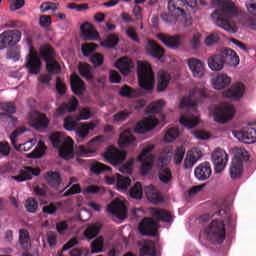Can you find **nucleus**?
<instances>
[{"label": "nucleus", "mask_w": 256, "mask_h": 256, "mask_svg": "<svg viewBox=\"0 0 256 256\" xmlns=\"http://www.w3.org/2000/svg\"><path fill=\"white\" fill-rule=\"evenodd\" d=\"M145 191L146 196L151 203H154L155 205L163 203V197H161V194L155 190V186H148Z\"/></svg>", "instance_id": "obj_40"}, {"label": "nucleus", "mask_w": 256, "mask_h": 256, "mask_svg": "<svg viewBox=\"0 0 256 256\" xmlns=\"http://www.w3.org/2000/svg\"><path fill=\"white\" fill-rule=\"evenodd\" d=\"M156 37L169 49H179L181 46V40H179V36H171L164 33H158L156 34Z\"/></svg>", "instance_id": "obj_21"}, {"label": "nucleus", "mask_w": 256, "mask_h": 256, "mask_svg": "<svg viewBox=\"0 0 256 256\" xmlns=\"http://www.w3.org/2000/svg\"><path fill=\"white\" fill-rule=\"evenodd\" d=\"M23 133H27V128L25 127L16 128L10 135V141L14 149H16V151H31V149H33V145H35L33 140L27 141L23 144H19V145L17 144V139H19V135H23Z\"/></svg>", "instance_id": "obj_13"}, {"label": "nucleus", "mask_w": 256, "mask_h": 256, "mask_svg": "<svg viewBox=\"0 0 256 256\" xmlns=\"http://www.w3.org/2000/svg\"><path fill=\"white\" fill-rule=\"evenodd\" d=\"M119 94L121 97H126L127 99H135L137 97V92L135 90L127 85H124L120 91Z\"/></svg>", "instance_id": "obj_52"}, {"label": "nucleus", "mask_w": 256, "mask_h": 256, "mask_svg": "<svg viewBox=\"0 0 256 256\" xmlns=\"http://www.w3.org/2000/svg\"><path fill=\"white\" fill-rule=\"evenodd\" d=\"M19 244L26 251L31 249V235L26 229L19 230Z\"/></svg>", "instance_id": "obj_39"}, {"label": "nucleus", "mask_w": 256, "mask_h": 256, "mask_svg": "<svg viewBox=\"0 0 256 256\" xmlns=\"http://www.w3.org/2000/svg\"><path fill=\"white\" fill-rule=\"evenodd\" d=\"M0 108L4 113H7L8 116L15 115L17 113V108L15 107L14 103L11 102H4L0 105Z\"/></svg>", "instance_id": "obj_57"}, {"label": "nucleus", "mask_w": 256, "mask_h": 256, "mask_svg": "<svg viewBox=\"0 0 256 256\" xmlns=\"http://www.w3.org/2000/svg\"><path fill=\"white\" fill-rule=\"evenodd\" d=\"M117 43H119V37L117 36V34H110L104 40L102 45H104V47H108L109 49H111L113 47H117Z\"/></svg>", "instance_id": "obj_55"}, {"label": "nucleus", "mask_w": 256, "mask_h": 256, "mask_svg": "<svg viewBox=\"0 0 256 256\" xmlns=\"http://www.w3.org/2000/svg\"><path fill=\"white\" fill-rule=\"evenodd\" d=\"M180 124L186 129H193L199 125V116H195L193 114L183 115L180 117Z\"/></svg>", "instance_id": "obj_35"}, {"label": "nucleus", "mask_w": 256, "mask_h": 256, "mask_svg": "<svg viewBox=\"0 0 256 256\" xmlns=\"http://www.w3.org/2000/svg\"><path fill=\"white\" fill-rule=\"evenodd\" d=\"M95 129V124L91 123H83L76 127V134L80 139H85L87 135H89V131H93Z\"/></svg>", "instance_id": "obj_44"}, {"label": "nucleus", "mask_w": 256, "mask_h": 256, "mask_svg": "<svg viewBox=\"0 0 256 256\" xmlns=\"http://www.w3.org/2000/svg\"><path fill=\"white\" fill-rule=\"evenodd\" d=\"M46 63V70L49 75H59L61 73V64L57 60H48Z\"/></svg>", "instance_id": "obj_46"}, {"label": "nucleus", "mask_w": 256, "mask_h": 256, "mask_svg": "<svg viewBox=\"0 0 256 256\" xmlns=\"http://www.w3.org/2000/svg\"><path fill=\"white\" fill-rule=\"evenodd\" d=\"M239 135L243 141V143L251 144L255 143L256 141V130L253 127H244L240 132Z\"/></svg>", "instance_id": "obj_33"}, {"label": "nucleus", "mask_w": 256, "mask_h": 256, "mask_svg": "<svg viewBox=\"0 0 256 256\" xmlns=\"http://www.w3.org/2000/svg\"><path fill=\"white\" fill-rule=\"evenodd\" d=\"M229 173L231 179H239L243 175V164L239 163L237 160H232Z\"/></svg>", "instance_id": "obj_42"}, {"label": "nucleus", "mask_w": 256, "mask_h": 256, "mask_svg": "<svg viewBox=\"0 0 256 256\" xmlns=\"http://www.w3.org/2000/svg\"><path fill=\"white\" fill-rule=\"evenodd\" d=\"M28 117L31 121V127L36 129V131L47 129V127H49V118H47V115L45 114L33 110L28 114Z\"/></svg>", "instance_id": "obj_15"}, {"label": "nucleus", "mask_w": 256, "mask_h": 256, "mask_svg": "<svg viewBox=\"0 0 256 256\" xmlns=\"http://www.w3.org/2000/svg\"><path fill=\"white\" fill-rule=\"evenodd\" d=\"M49 139L53 147L58 149L59 156L62 159L69 160L75 157L73 139L71 137L65 138L61 132H54L50 135Z\"/></svg>", "instance_id": "obj_3"}, {"label": "nucleus", "mask_w": 256, "mask_h": 256, "mask_svg": "<svg viewBox=\"0 0 256 256\" xmlns=\"http://www.w3.org/2000/svg\"><path fill=\"white\" fill-rule=\"evenodd\" d=\"M213 5H217L219 9H216L211 14V20L217 27L228 31V33H237L238 29L235 22L231 21V17L237 16L239 13L237 7L231 0H212Z\"/></svg>", "instance_id": "obj_1"}, {"label": "nucleus", "mask_w": 256, "mask_h": 256, "mask_svg": "<svg viewBox=\"0 0 256 256\" xmlns=\"http://www.w3.org/2000/svg\"><path fill=\"white\" fill-rule=\"evenodd\" d=\"M25 208L28 213H37L39 202H37L35 198H28L25 203Z\"/></svg>", "instance_id": "obj_56"}, {"label": "nucleus", "mask_w": 256, "mask_h": 256, "mask_svg": "<svg viewBox=\"0 0 256 256\" xmlns=\"http://www.w3.org/2000/svg\"><path fill=\"white\" fill-rule=\"evenodd\" d=\"M105 159L108 161V163H111V165H121L125 161V157H127L126 152H121L119 150H108L104 154Z\"/></svg>", "instance_id": "obj_27"}, {"label": "nucleus", "mask_w": 256, "mask_h": 256, "mask_svg": "<svg viewBox=\"0 0 256 256\" xmlns=\"http://www.w3.org/2000/svg\"><path fill=\"white\" fill-rule=\"evenodd\" d=\"M90 171L93 175H101V173H109L111 168L103 163L94 162L90 166Z\"/></svg>", "instance_id": "obj_47"}, {"label": "nucleus", "mask_w": 256, "mask_h": 256, "mask_svg": "<svg viewBox=\"0 0 256 256\" xmlns=\"http://www.w3.org/2000/svg\"><path fill=\"white\" fill-rule=\"evenodd\" d=\"M116 185L120 191H126L127 187L131 185V179L118 174Z\"/></svg>", "instance_id": "obj_51"}, {"label": "nucleus", "mask_w": 256, "mask_h": 256, "mask_svg": "<svg viewBox=\"0 0 256 256\" xmlns=\"http://www.w3.org/2000/svg\"><path fill=\"white\" fill-rule=\"evenodd\" d=\"M235 116V106L226 104L216 108L214 112V120L216 123H229Z\"/></svg>", "instance_id": "obj_10"}, {"label": "nucleus", "mask_w": 256, "mask_h": 256, "mask_svg": "<svg viewBox=\"0 0 256 256\" xmlns=\"http://www.w3.org/2000/svg\"><path fill=\"white\" fill-rule=\"evenodd\" d=\"M108 213L117 217V219H125L127 217V206L121 201H114L107 206Z\"/></svg>", "instance_id": "obj_19"}, {"label": "nucleus", "mask_w": 256, "mask_h": 256, "mask_svg": "<svg viewBox=\"0 0 256 256\" xmlns=\"http://www.w3.org/2000/svg\"><path fill=\"white\" fill-rule=\"evenodd\" d=\"M90 61L95 67H101L105 63V58L100 53H94L91 55Z\"/></svg>", "instance_id": "obj_61"}, {"label": "nucleus", "mask_w": 256, "mask_h": 256, "mask_svg": "<svg viewBox=\"0 0 256 256\" xmlns=\"http://www.w3.org/2000/svg\"><path fill=\"white\" fill-rule=\"evenodd\" d=\"M207 88L205 85L194 87L188 97H184L180 101V109H195L198 103H201L203 99L207 97Z\"/></svg>", "instance_id": "obj_6"}, {"label": "nucleus", "mask_w": 256, "mask_h": 256, "mask_svg": "<svg viewBox=\"0 0 256 256\" xmlns=\"http://www.w3.org/2000/svg\"><path fill=\"white\" fill-rule=\"evenodd\" d=\"M77 105H79V100L77 98H73L70 103H63L56 110L57 115H65V113H73L75 109H77Z\"/></svg>", "instance_id": "obj_36"}, {"label": "nucleus", "mask_w": 256, "mask_h": 256, "mask_svg": "<svg viewBox=\"0 0 256 256\" xmlns=\"http://www.w3.org/2000/svg\"><path fill=\"white\" fill-rule=\"evenodd\" d=\"M212 85L216 91H221L231 85V77H228L227 74H218L212 79Z\"/></svg>", "instance_id": "obj_29"}, {"label": "nucleus", "mask_w": 256, "mask_h": 256, "mask_svg": "<svg viewBox=\"0 0 256 256\" xmlns=\"http://www.w3.org/2000/svg\"><path fill=\"white\" fill-rule=\"evenodd\" d=\"M40 57L47 63V61H51L55 59L56 53L55 49L51 47L49 44H44L40 46Z\"/></svg>", "instance_id": "obj_37"}, {"label": "nucleus", "mask_w": 256, "mask_h": 256, "mask_svg": "<svg viewBox=\"0 0 256 256\" xmlns=\"http://www.w3.org/2000/svg\"><path fill=\"white\" fill-rule=\"evenodd\" d=\"M129 115H131V111L127 109L119 111L118 113L113 115L112 123L114 125H121V123L129 119Z\"/></svg>", "instance_id": "obj_48"}, {"label": "nucleus", "mask_w": 256, "mask_h": 256, "mask_svg": "<svg viewBox=\"0 0 256 256\" xmlns=\"http://www.w3.org/2000/svg\"><path fill=\"white\" fill-rule=\"evenodd\" d=\"M246 9L251 16L246 17L245 25L246 27H249V29L256 31V1L248 0L246 2Z\"/></svg>", "instance_id": "obj_23"}, {"label": "nucleus", "mask_w": 256, "mask_h": 256, "mask_svg": "<svg viewBox=\"0 0 256 256\" xmlns=\"http://www.w3.org/2000/svg\"><path fill=\"white\" fill-rule=\"evenodd\" d=\"M165 107V101L163 100H158L156 102H152L148 107H147V113H160L161 109Z\"/></svg>", "instance_id": "obj_54"}, {"label": "nucleus", "mask_w": 256, "mask_h": 256, "mask_svg": "<svg viewBox=\"0 0 256 256\" xmlns=\"http://www.w3.org/2000/svg\"><path fill=\"white\" fill-rule=\"evenodd\" d=\"M63 127L66 131H75V129H77V122H75V119H73V116H67L64 119Z\"/></svg>", "instance_id": "obj_60"}, {"label": "nucleus", "mask_w": 256, "mask_h": 256, "mask_svg": "<svg viewBox=\"0 0 256 256\" xmlns=\"http://www.w3.org/2000/svg\"><path fill=\"white\" fill-rule=\"evenodd\" d=\"M169 83H171V74L165 70H161L158 72V82H157V91L158 93H162L169 87Z\"/></svg>", "instance_id": "obj_30"}, {"label": "nucleus", "mask_w": 256, "mask_h": 256, "mask_svg": "<svg viewBox=\"0 0 256 256\" xmlns=\"http://www.w3.org/2000/svg\"><path fill=\"white\" fill-rule=\"evenodd\" d=\"M138 229L141 235L146 237H157V222L153 218H143Z\"/></svg>", "instance_id": "obj_17"}, {"label": "nucleus", "mask_w": 256, "mask_h": 256, "mask_svg": "<svg viewBox=\"0 0 256 256\" xmlns=\"http://www.w3.org/2000/svg\"><path fill=\"white\" fill-rule=\"evenodd\" d=\"M213 170L211 169V163L202 162L194 170V175L198 181H207L211 177Z\"/></svg>", "instance_id": "obj_20"}, {"label": "nucleus", "mask_w": 256, "mask_h": 256, "mask_svg": "<svg viewBox=\"0 0 256 256\" xmlns=\"http://www.w3.org/2000/svg\"><path fill=\"white\" fill-rule=\"evenodd\" d=\"M157 125H159V120H157L155 117H148L143 119L142 121H139L136 124L134 131L139 135H143L144 133H149V131H153V129H155Z\"/></svg>", "instance_id": "obj_18"}, {"label": "nucleus", "mask_w": 256, "mask_h": 256, "mask_svg": "<svg viewBox=\"0 0 256 256\" xmlns=\"http://www.w3.org/2000/svg\"><path fill=\"white\" fill-rule=\"evenodd\" d=\"M142 255H150L155 256L157 255V251L155 250V243L151 240H146L140 249Z\"/></svg>", "instance_id": "obj_49"}, {"label": "nucleus", "mask_w": 256, "mask_h": 256, "mask_svg": "<svg viewBox=\"0 0 256 256\" xmlns=\"http://www.w3.org/2000/svg\"><path fill=\"white\" fill-rule=\"evenodd\" d=\"M105 141V136H96L95 138H93L89 143H88V147L85 146H79L78 147V152H77V156L78 157H85L87 155H91V153H95V148L93 147V145H97L99 143H103Z\"/></svg>", "instance_id": "obj_22"}, {"label": "nucleus", "mask_w": 256, "mask_h": 256, "mask_svg": "<svg viewBox=\"0 0 256 256\" xmlns=\"http://www.w3.org/2000/svg\"><path fill=\"white\" fill-rule=\"evenodd\" d=\"M158 167V177L161 183H164L167 185L172 179H173V174L171 173V169H169V156L167 154L161 155L156 163Z\"/></svg>", "instance_id": "obj_7"}, {"label": "nucleus", "mask_w": 256, "mask_h": 256, "mask_svg": "<svg viewBox=\"0 0 256 256\" xmlns=\"http://www.w3.org/2000/svg\"><path fill=\"white\" fill-rule=\"evenodd\" d=\"M78 71L83 79L86 81H93V68L88 63H80Z\"/></svg>", "instance_id": "obj_43"}, {"label": "nucleus", "mask_w": 256, "mask_h": 256, "mask_svg": "<svg viewBox=\"0 0 256 256\" xmlns=\"http://www.w3.org/2000/svg\"><path fill=\"white\" fill-rule=\"evenodd\" d=\"M138 81L144 91H153L155 73L149 62H138Z\"/></svg>", "instance_id": "obj_5"}, {"label": "nucleus", "mask_w": 256, "mask_h": 256, "mask_svg": "<svg viewBox=\"0 0 256 256\" xmlns=\"http://www.w3.org/2000/svg\"><path fill=\"white\" fill-rule=\"evenodd\" d=\"M102 249H103V239L97 238L91 243L92 253H101Z\"/></svg>", "instance_id": "obj_63"}, {"label": "nucleus", "mask_w": 256, "mask_h": 256, "mask_svg": "<svg viewBox=\"0 0 256 256\" xmlns=\"http://www.w3.org/2000/svg\"><path fill=\"white\" fill-rule=\"evenodd\" d=\"M133 165H135V159L131 158L120 167L119 171L126 175H131L133 173Z\"/></svg>", "instance_id": "obj_59"}, {"label": "nucleus", "mask_w": 256, "mask_h": 256, "mask_svg": "<svg viewBox=\"0 0 256 256\" xmlns=\"http://www.w3.org/2000/svg\"><path fill=\"white\" fill-rule=\"evenodd\" d=\"M129 194L132 199H141V197H143V186L141 185V182H136L130 189Z\"/></svg>", "instance_id": "obj_50"}, {"label": "nucleus", "mask_w": 256, "mask_h": 256, "mask_svg": "<svg viewBox=\"0 0 256 256\" xmlns=\"http://www.w3.org/2000/svg\"><path fill=\"white\" fill-rule=\"evenodd\" d=\"M33 175L34 177H39V175H41V168L25 166L19 171V175L12 176V179L18 183H23L24 181H31V179H33Z\"/></svg>", "instance_id": "obj_16"}, {"label": "nucleus", "mask_w": 256, "mask_h": 256, "mask_svg": "<svg viewBox=\"0 0 256 256\" xmlns=\"http://www.w3.org/2000/svg\"><path fill=\"white\" fill-rule=\"evenodd\" d=\"M204 235L212 245H221L226 239L225 222L213 220L204 229Z\"/></svg>", "instance_id": "obj_4"}, {"label": "nucleus", "mask_w": 256, "mask_h": 256, "mask_svg": "<svg viewBox=\"0 0 256 256\" xmlns=\"http://www.w3.org/2000/svg\"><path fill=\"white\" fill-rule=\"evenodd\" d=\"M185 5L194 9V7H197V0H169L168 11L174 17H180V15H185L183 9Z\"/></svg>", "instance_id": "obj_8"}, {"label": "nucleus", "mask_w": 256, "mask_h": 256, "mask_svg": "<svg viewBox=\"0 0 256 256\" xmlns=\"http://www.w3.org/2000/svg\"><path fill=\"white\" fill-rule=\"evenodd\" d=\"M70 85L75 95H83V91L85 90V82L81 80L79 75L75 73L71 75Z\"/></svg>", "instance_id": "obj_31"}, {"label": "nucleus", "mask_w": 256, "mask_h": 256, "mask_svg": "<svg viewBox=\"0 0 256 256\" xmlns=\"http://www.w3.org/2000/svg\"><path fill=\"white\" fill-rule=\"evenodd\" d=\"M134 141H136V138L131 131L124 130L119 136L118 143L120 147H129V145H133Z\"/></svg>", "instance_id": "obj_38"}, {"label": "nucleus", "mask_w": 256, "mask_h": 256, "mask_svg": "<svg viewBox=\"0 0 256 256\" xmlns=\"http://www.w3.org/2000/svg\"><path fill=\"white\" fill-rule=\"evenodd\" d=\"M212 163H214L215 173H223L229 161V155L221 148H216L211 155Z\"/></svg>", "instance_id": "obj_11"}, {"label": "nucleus", "mask_w": 256, "mask_h": 256, "mask_svg": "<svg viewBox=\"0 0 256 256\" xmlns=\"http://www.w3.org/2000/svg\"><path fill=\"white\" fill-rule=\"evenodd\" d=\"M21 41V32L19 30H8L0 34V49L5 47H15Z\"/></svg>", "instance_id": "obj_12"}, {"label": "nucleus", "mask_w": 256, "mask_h": 256, "mask_svg": "<svg viewBox=\"0 0 256 256\" xmlns=\"http://www.w3.org/2000/svg\"><path fill=\"white\" fill-rule=\"evenodd\" d=\"M179 137V128H170L167 130L165 136H164V141L166 143H173L175 139Z\"/></svg>", "instance_id": "obj_53"}, {"label": "nucleus", "mask_w": 256, "mask_h": 256, "mask_svg": "<svg viewBox=\"0 0 256 256\" xmlns=\"http://www.w3.org/2000/svg\"><path fill=\"white\" fill-rule=\"evenodd\" d=\"M70 256H87L89 255V249L87 248H73L69 251Z\"/></svg>", "instance_id": "obj_64"}, {"label": "nucleus", "mask_w": 256, "mask_h": 256, "mask_svg": "<svg viewBox=\"0 0 256 256\" xmlns=\"http://www.w3.org/2000/svg\"><path fill=\"white\" fill-rule=\"evenodd\" d=\"M44 177L50 187L57 189L61 185V174L59 172L48 171Z\"/></svg>", "instance_id": "obj_41"}, {"label": "nucleus", "mask_w": 256, "mask_h": 256, "mask_svg": "<svg viewBox=\"0 0 256 256\" xmlns=\"http://www.w3.org/2000/svg\"><path fill=\"white\" fill-rule=\"evenodd\" d=\"M116 67L122 75H129V73H131V69H133V60L129 57L120 58L116 62Z\"/></svg>", "instance_id": "obj_34"}, {"label": "nucleus", "mask_w": 256, "mask_h": 256, "mask_svg": "<svg viewBox=\"0 0 256 256\" xmlns=\"http://www.w3.org/2000/svg\"><path fill=\"white\" fill-rule=\"evenodd\" d=\"M80 31L84 41H97L99 39V33L95 31V28L89 22L82 24Z\"/></svg>", "instance_id": "obj_25"}, {"label": "nucleus", "mask_w": 256, "mask_h": 256, "mask_svg": "<svg viewBox=\"0 0 256 256\" xmlns=\"http://www.w3.org/2000/svg\"><path fill=\"white\" fill-rule=\"evenodd\" d=\"M41 58L37 55V52L30 49L29 54L26 57L25 67L28 69L30 75H39L41 73Z\"/></svg>", "instance_id": "obj_14"}, {"label": "nucleus", "mask_w": 256, "mask_h": 256, "mask_svg": "<svg viewBox=\"0 0 256 256\" xmlns=\"http://www.w3.org/2000/svg\"><path fill=\"white\" fill-rule=\"evenodd\" d=\"M150 215L156 219V221H162V223H171L173 220L171 212L162 208H150Z\"/></svg>", "instance_id": "obj_26"}, {"label": "nucleus", "mask_w": 256, "mask_h": 256, "mask_svg": "<svg viewBox=\"0 0 256 256\" xmlns=\"http://www.w3.org/2000/svg\"><path fill=\"white\" fill-rule=\"evenodd\" d=\"M95 49H97V45L94 43H85L82 45V53L84 57H89Z\"/></svg>", "instance_id": "obj_62"}, {"label": "nucleus", "mask_w": 256, "mask_h": 256, "mask_svg": "<svg viewBox=\"0 0 256 256\" xmlns=\"http://www.w3.org/2000/svg\"><path fill=\"white\" fill-rule=\"evenodd\" d=\"M148 53L155 59H161L165 55V48L157 44L154 40H148Z\"/></svg>", "instance_id": "obj_32"}, {"label": "nucleus", "mask_w": 256, "mask_h": 256, "mask_svg": "<svg viewBox=\"0 0 256 256\" xmlns=\"http://www.w3.org/2000/svg\"><path fill=\"white\" fill-rule=\"evenodd\" d=\"M99 231H101V225L95 223L86 228L84 231V237L91 241V239H95L99 235Z\"/></svg>", "instance_id": "obj_45"}, {"label": "nucleus", "mask_w": 256, "mask_h": 256, "mask_svg": "<svg viewBox=\"0 0 256 256\" xmlns=\"http://www.w3.org/2000/svg\"><path fill=\"white\" fill-rule=\"evenodd\" d=\"M225 64L232 67L239 65V57L231 48H224L219 54L208 59V66L212 71H221Z\"/></svg>", "instance_id": "obj_2"}, {"label": "nucleus", "mask_w": 256, "mask_h": 256, "mask_svg": "<svg viewBox=\"0 0 256 256\" xmlns=\"http://www.w3.org/2000/svg\"><path fill=\"white\" fill-rule=\"evenodd\" d=\"M188 67L192 72L193 77H196L197 79H201V77L205 75V65L199 59H189Z\"/></svg>", "instance_id": "obj_24"}, {"label": "nucleus", "mask_w": 256, "mask_h": 256, "mask_svg": "<svg viewBox=\"0 0 256 256\" xmlns=\"http://www.w3.org/2000/svg\"><path fill=\"white\" fill-rule=\"evenodd\" d=\"M224 95L225 97L239 101V99L245 95V85H243L241 82H237L233 84L231 88L225 92Z\"/></svg>", "instance_id": "obj_28"}, {"label": "nucleus", "mask_w": 256, "mask_h": 256, "mask_svg": "<svg viewBox=\"0 0 256 256\" xmlns=\"http://www.w3.org/2000/svg\"><path fill=\"white\" fill-rule=\"evenodd\" d=\"M232 161H237L243 165L244 161H249V152H247L245 149H239Z\"/></svg>", "instance_id": "obj_58"}, {"label": "nucleus", "mask_w": 256, "mask_h": 256, "mask_svg": "<svg viewBox=\"0 0 256 256\" xmlns=\"http://www.w3.org/2000/svg\"><path fill=\"white\" fill-rule=\"evenodd\" d=\"M155 149V146L153 145H148L146 148L142 150L140 155L137 157V161H140L142 163L141 166V174L142 175H147L148 172L153 169V154H151V151Z\"/></svg>", "instance_id": "obj_9"}]
</instances>
